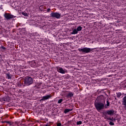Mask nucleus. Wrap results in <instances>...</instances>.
Returning a JSON list of instances; mask_svg holds the SVG:
<instances>
[{"label":"nucleus","mask_w":126,"mask_h":126,"mask_svg":"<svg viewBox=\"0 0 126 126\" xmlns=\"http://www.w3.org/2000/svg\"><path fill=\"white\" fill-rule=\"evenodd\" d=\"M33 82V79L29 76H27L23 79L24 86H29Z\"/></svg>","instance_id":"f257e3e1"},{"label":"nucleus","mask_w":126,"mask_h":126,"mask_svg":"<svg viewBox=\"0 0 126 126\" xmlns=\"http://www.w3.org/2000/svg\"><path fill=\"white\" fill-rule=\"evenodd\" d=\"M94 106L95 107V109L98 111V112H100V111H102L105 108V104L102 102H97L94 103Z\"/></svg>","instance_id":"f03ea898"},{"label":"nucleus","mask_w":126,"mask_h":126,"mask_svg":"<svg viewBox=\"0 0 126 126\" xmlns=\"http://www.w3.org/2000/svg\"><path fill=\"white\" fill-rule=\"evenodd\" d=\"M115 114V110H108L107 111H104L102 112V115L104 116L105 119L107 118L108 116L107 115H109L110 116H113Z\"/></svg>","instance_id":"7ed1b4c3"},{"label":"nucleus","mask_w":126,"mask_h":126,"mask_svg":"<svg viewBox=\"0 0 126 126\" xmlns=\"http://www.w3.org/2000/svg\"><path fill=\"white\" fill-rule=\"evenodd\" d=\"M79 52H82V53H85V54H88V53L92 52V51H93V49L85 47L82 49H79Z\"/></svg>","instance_id":"20e7f679"},{"label":"nucleus","mask_w":126,"mask_h":126,"mask_svg":"<svg viewBox=\"0 0 126 126\" xmlns=\"http://www.w3.org/2000/svg\"><path fill=\"white\" fill-rule=\"evenodd\" d=\"M4 17H5L6 20H10V19H12V18H16V16L11 15L10 13H5L4 14Z\"/></svg>","instance_id":"39448f33"},{"label":"nucleus","mask_w":126,"mask_h":126,"mask_svg":"<svg viewBox=\"0 0 126 126\" xmlns=\"http://www.w3.org/2000/svg\"><path fill=\"white\" fill-rule=\"evenodd\" d=\"M50 17L59 19V18H61V14L58 12H52L50 14Z\"/></svg>","instance_id":"423d86ee"},{"label":"nucleus","mask_w":126,"mask_h":126,"mask_svg":"<svg viewBox=\"0 0 126 126\" xmlns=\"http://www.w3.org/2000/svg\"><path fill=\"white\" fill-rule=\"evenodd\" d=\"M50 98H52V95L47 94L46 96H43L42 98L40 100V102H42V101H45V100H48L50 99Z\"/></svg>","instance_id":"0eeeda50"},{"label":"nucleus","mask_w":126,"mask_h":126,"mask_svg":"<svg viewBox=\"0 0 126 126\" xmlns=\"http://www.w3.org/2000/svg\"><path fill=\"white\" fill-rule=\"evenodd\" d=\"M57 71L62 74L65 73V71H64V70H63V68H61V67L57 68Z\"/></svg>","instance_id":"6e6552de"},{"label":"nucleus","mask_w":126,"mask_h":126,"mask_svg":"<svg viewBox=\"0 0 126 126\" xmlns=\"http://www.w3.org/2000/svg\"><path fill=\"white\" fill-rule=\"evenodd\" d=\"M123 100L122 105H124V106H126V96L124 97Z\"/></svg>","instance_id":"1a4fd4ad"},{"label":"nucleus","mask_w":126,"mask_h":126,"mask_svg":"<svg viewBox=\"0 0 126 126\" xmlns=\"http://www.w3.org/2000/svg\"><path fill=\"white\" fill-rule=\"evenodd\" d=\"M6 77H7L8 79H11V77H12V75L10 74V73L8 72L6 73Z\"/></svg>","instance_id":"9d476101"},{"label":"nucleus","mask_w":126,"mask_h":126,"mask_svg":"<svg viewBox=\"0 0 126 126\" xmlns=\"http://www.w3.org/2000/svg\"><path fill=\"white\" fill-rule=\"evenodd\" d=\"M6 123V124H8L10 126H11L12 125V124H13V122H12L11 121H3L2 123L4 124V123Z\"/></svg>","instance_id":"9b49d317"},{"label":"nucleus","mask_w":126,"mask_h":126,"mask_svg":"<svg viewBox=\"0 0 126 126\" xmlns=\"http://www.w3.org/2000/svg\"><path fill=\"white\" fill-rule=\"evenodd\" d=\"M77 33H78V31H77V29H74L73 30V32H71V34H77Z\"/></svg>","instance_id":"f8f14e48"},{"label":"nucleus","mask_w":126,"mask_h":126,"mask_svg":"<svg viewBox=\"0 0 126 126\" xmlns=\"http://www.w3.org/2000/svg\"><path fill=\"white\" fill-rule=\"evenodd\" d=\"M72 111V109H65L64 111V113L65 114H66L67 113H68L69 112H71Z\"/></svg>","instance_id":"ddd939ff"},{"label":"nucleus","mask_w":126,"mask_h":126,"mask_svg":"<svg viewBox=\"0 0 126 126\" xmlns=\"http://www.w3.org/2000/svg\"><path fill=\"white\" fill-rule=\"evenodd\" d=\"M107 120H109V121H112V122H115V121H116V119H114V118H106Z\"/></svg>","instance_id":"4468645a"},{"label":"nucleus","mask_w":126,"mask_h":126,"mask_svg":"<svg viewBox=\"0 0 126 126\" xmlns=\"http://www.w3.org/2000/svg\"><path fill=\"white\" fill-rule=\"evenodd\" d=\"M76 30L77 31H81V30H82V27L81 26H79Z\"/></svg>","instance_id":"2eb2a0df"},{"label":"nucleus","mask_w":126,"mask_h":126,"mask_svg":"<svg viewBox=\"0 0 126 126\" xmlns=\"http://www.w3.org/2000/svg\"><path fill=\"white\" fill-rule=\"evenodd\" d=\"M22 14L24 15V16H28V14L25 12H22Z\"/></svg>","instance_id":"dca6fc26"},{"label":"nucleus","mask_w":126,"mask_h":126,"mask_svg":"<svg viewBox=\"0 0 126 126\" xmlns=\"http://www.w3.org/2000/svg\"><path fill=\"white\" fill-rule=\"evenodd\" d=\"M77 126H79V125H82V122L78 121L76 123Z\"/></svg>","instance_id":"f3484780"},{"label":"nucleus","mask_w":126,"mask_h":126,"mask_svg":"<svg viewBox=\"0 0 126 126\" xmlns=\"http://www.w3.org/2000/svg\"><path fill=\"white\" fill-rule=\"evenodd\" d=\"M121 96H122V93H119L117 94L118 98H120V97H121Z\"/></svg>","instance_id":"a211bd4d"},{"label":"nucleus","mask_w":126,"mask_h":126,"mask_svg":"<svg viewBox=\"0 0 126 126\" xmlns=\"http://www.w3.org/2000/svg\"><path fill=\"white\" fill-rule=\"evenodd\" d=\"M2 101H4L5 102H7V101H8V100H7V98L3 97L2 98Z\"/></svg>","instance_id":"6ab92c4d"},{"label":"nucleus","mask_w":126,"mask_h":126,"mask_svg":"<svg viewBox=\"0 0 126 126\" xmlns=\"http://www.w3.org/2000/svg\"><path fill=\"white\" fill-rule=\"evenodd\" d=\"M63 99H59L58 102V104H61V103H62V102H63Z\"/></svg>","instance_id":"aec40b11"},{"label":"nucleus","mask_w":126,"mask_h":126,"mask_svg":"<svg viewBox=\"0 0 126 126\" xmlns=\"http://www.w3.org/2000/svg\"><path fill=\"white\" fill-rule=\"evenodd\" d=\"M68 96H69V97H72V96H73V94H72V93H69L68 94Z\"/></svg>","instance_id":"412c9836"},{"label":"nucleus","mask_w":126,"mask_h":126,"mask_svg":"<svg viewBox=\"0 0 126 126\" xmlns=\"http://www.w3.org/2000/svg\"><path fill=\"white\" fill-rule=\"evenodd\" d=\"M106 103H107V104H106V106H107V107H109L110 106V102H109V101H106Z\"/></svg>","instance_id":"4be33fe9"},{"label":"nucleus","mask_w":126,"mask_h":126,"mask_svg":"<svg viewBox=\"0 0 126 126\" xmlns=\"http://www.w3.org/2000/svg\"><path fill=\"white\" fill-rule=\"evenodd\" d=\"M109 125H110V126H115V123H113L112 122H110L109 123Z\"/></svg>","instance_id":"5701e85b"},{"label":"nucleus","mask_w":126,"mask_h":126,"mask_svg":"<svg viewBox=\"0 0 126 126\" xmlns=\"http://www.w3.org/2000/svg\"><path fill=\"white\" fill-rule=\"evenodd\" d=\"M41 84H42V83H37V88H40V86H41Z\"/></svg>","instance_id":"b1692460"},{"label":"nucleus","mask_w":126,"mask_h":126,"mask_svg":"<svg viewBox=\"0 0 126 126\" xmlns=\"http://www.w3.org/2000/svg\"><path fill=\"white\" fill-rule=\"evenodd\" d=\"M1 49H2L3 50H4V51H5V50H6V48L3 47V46H1L0 47Z\"/></svg>","instance_id":"393cba45"},{"label":"nucleus","mask_w":126,"mask_h":126,"mask_svg":"<svg viewBox=\"0 0 126 126\" xmlns=\"http://www.w3.org/2000/svg\"><path fill=\"white\" fill-rule=\"evenodd\" d=\"M57 126H62V123H59L57 124Z\"/></svg>","instance_id":"a878e982"},{"label":"nucleus","mask_w":126,"mask_h":126,"mask_svg":"<svg viewBox=\"0 0 126 126\" xmlns=\"http://www.w3.org/2000/svg\"><path fill=\"white\" fill-rule=\"evenodd\" d=\"M50 11H51V9L50 8L47 9V12H50Z\"/></svg>","instance_id":"bb28decb"},{"label":"nucleus","mask_w":126,"mask_h":126,"mask_svg":"<svg viewBox=\"0 0 126 126\" xmlns=\"http://www.w3.org/2000/svg\"><path fill=\"white\" fill-rule=\"evenodd\" d=\"M45 126H50V125H45Z\"/></svg>","instance_id":"cd10ccee"},{"label":"nucleus","mask_w":126,"mask_h":126,"mask_svg":"<svg viewBox=\"0 0 126 126\" xmlns=\"http://www.w3.org/2000/svg\"><path fill=\"white\" fill-rule=\"evenodd\" d=\"M1 55H0V58H1Z\"/></svg>","instance_id":"c85d7f7f"},{"label":"nucleus","mask_w":126,"mask_h":126,"mask_svg":"<svg viewBox=\"0 0 126 126\" xmlns=\"http://www.w3.org/2000/svg\"><path fill=\"white\" fill-rule=\"evenodd\" d=\"M98 98H100V97H98L97 98V99H98Z\"/></svg>","instance_id":"c756f323"}]
</instances>
